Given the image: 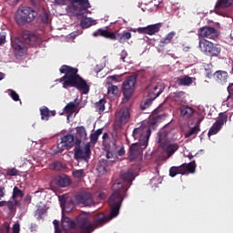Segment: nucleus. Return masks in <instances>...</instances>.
Wrapping results in <instances>:
<instances>
[{"label":"nucleus","instance_id":"obj_1","mask_svg":"<svg viewBox=\"0 0 233 233\" xmlns=\"http://www.w3.org/2000/svg\"><path fill=\"white\" fill-rule=\"evenodd\" d=\"M159 108L154 111V114L148 120V126H141L133 130V137L137 143L131 144L128 151V159L134 161L138 154L148 147L149 137L151 135L150 127H155L157 123H161L166 118V115L158 113Z\"/></svg>","mask_w":233,"mask_h":233},{"label":"nucleus","instance_id":"obj_2","mask_svg":"<svg viewBox=\"0 0 233 233\" xmlns=\"http://www.w3.org/2000/svg\"><path fill=\"white\" fill-rule=\"evenodd\" d=\"M120 177L123 181L117 180L112 186L113 193L109 196L108 205L111 208V212L107 217L109 219H113L120 213V208L124 198L127 197V191L132 186V182L135 179V176L132 170L122 173Z\"/></svg>","mask_w":233,"mask_h":233},{"label":"nucleus","instance_id":"obj_3","mask_svg":"<svg viewBox=\"0 0 233 233\" xmlns=\"http://www.w3.org/2000/svg\"><path fill=\"white\" fill-rule=\"evenodd\" d=\"M60 73L64 74V76L60 78V82L63 83V88L75 87L80 90L83 95L89 93V86L82 76H79L77 67L63 65L60 67Z\"/></svg>","mask_w":233,"mask_h":233},{"label":"nucleus","instance_id":"obj_4","mask_svg":"<svg viewBox=\"0 0 233 233\" xmlns=\"http://www.w3.org/2000/svg\"><path fill=\"white\" fill-rule=\"evenodd\" d=\"M111 220L112 218H109L104 213H98L93 217V223H91L88 215H79L77 218V229L79 233H92L96 228L104 227V225Z\"/></svg>","mask_w":233,"mask_h":233},{"label":"nucleus","instance_id":"obj_5","mask_svg":"<svg viewBox=\"0 0 233 233\" xmlns=\"http://www.w3.org/2000/svg\"><path fill=\"white\" fill-rule=\"evenodd\" d=\"M38 36L30 33H25L23 38H15L12 40L11 46L15 50L16 57H23L27 52V45L35 46L37 44Z\"/></svg>","mask_w":233,"mask_h":233},{"label":"nucleus","instance_id":"obj_6","mask_svg":"<svg viewBox=\"0 0 233 233\" xmlns=\"http://www.w3.org/2000/svg\"><path fill=\"white\" fill-rule=\"evenodd\" d=\"M36 17V12L30 6H21L15 14V21L18 25L31 24Z\"/></svg>","mask_w":233,"mask_h":233},{"label":"nucleus","instance_id":"obj_7","mask_svg":"<svg viewBox=\"0 0 233 233\" xmlns=\"http://www.w3.org/2000/svg\"><path fill=\"white\" fill-rule=\"evenodd\" d=\"M92 151L90 150V144H86L84 147H81V140L75 141L74 158L76 161H85L88 163Z\"/></svg>","mask_w":233,"mask_h":233},{"label":"nucleus","instance_id":"obj_8","mask_svg":"<svg viewBox=\"0 0 233 233\" xmlns=\"http://www.w3.org/2000/svg\"><path fill=\"white\" fill-rule=\"evenodd\" d=\"M198 47L201 52L209 57H218L221 53V46L213 44L208 40H199Z\"/></svg>","mask_w":233,"mask_h":233},{"label":"nucleus","instance_id":"obj_9","mask_svg":"<svg viewBox=\"0 0 233 233\" xmlns=\"http://www.w3.org/2000/svg\"><path fill=\"white\" fill-rule=\"evenodd\" d=\"M92 5L88 0H73L71 3V10L75 16L77 18L84 17L87 14H90L88 10Z\"/></svg>","mask_w":233,"mask_h":233},{"label":"nucleus","instance_id":"obj_10","mask_svg":"<svg viewBox=\"0 0 233 233\" xmlns=\"http://www.w3.org/2000/svg\"><path fill=\"white\" fill-rule=\"evenodd\" d=\"M136 83H137V75H131L123 82L122 93L126 101H127L134 94Z\"/></svg>","mask_w":233,"mask_h":233},{"label":"nucleus","instance_id":"obj_11","mask_svg":"<svg viewBox=\"0 0 233 233\" xmlns=\"http://www.w3.org/2000/svg\"><path fill=\"white\" fill-rule=\"evenodd\" d=\"M147 97L157 99L165 91L166 86L164 83L152 80L147 86Z\"/></svg>","mask_w":233,"mask_h":233},{"label":"nucleus","instance_id":"obj_12","mask_svg":"<svg viewBox=\"0 0 233 233\" xmlns=\"http://www.w3.org/2000/svg\"><path fill=\"white\" fill-rule=\"evenodd\" d=\"M76 138L72 134H66L58 140L56 154H61L67 147H72L76 145Z\"/></svg>","mask_w":233,"mask_h":233},{"label":"nucleus","instance_id":"obj_13","mask_svg":"<svg viewBox=\"0 0 233 233\" xmlns=\"http://www.w3.org/2000/svg\"><path fill=\"white\" fill-rule=\"evenodd\" d=\"M228 116L225 113H220L218 118L216 122L211 126L208 136L211 137L212 136L217 135L223 127L225 123H228Z\"/></svg>","mask_w":233,"mask_h":233},{"label":"nucleus","instance_id":"obj_14","mask_svg":"<svg viewBox=\"0 0 233 233\" xmlns=\"http://www.w3.org/2000/svg\"><path fill=\"white\" fill-rule=\"evenodd\" d=\"M129 119L130 108L128 106H123L115 113V122L118 123L120 126L127 125Z\"/></svg>","mask_w":233,"mask_h":233},{"label":"nucleus","instance_id":"obj_15","mask_svg":"<svg viewBox=\"0 0 233 233\" xmlns=\"http://www.w3.org/2000/svg\"><path fill=\"white\" fill-rule=\"evenodd\" d=\"M75 200L78 205H84V207H92L95 202L92 194L88 192H80L75 196Z\"/></svg>","mask_w":233,"mask_h":233},{"label":"nucleus","instance_id":"obj_16","mask_svg":"<svg viewBox=\"0 0 233 233\" xmlns=\"http://www.w3.org/2000/svg\"><path fill=\"white\" fill-rule=\"evenodd\" d=\"M112 165H113V163L108 162L107 159L102 158V159L98 160V162L96 164V167L97 176L102 177L104 175L109 174Z\"/></svg>","mask_w":233,"mask_h":233},{"label":"nucleus","instance_id":"obj_17","mask_svg":"<svg viewBox=\"0 0 233 233\" xmlns=\"http://www.w3.org/2000/svg\"><path fill=\"white\" fill-rule=\"evenodd\" d=\"M162 27L161 23L154 24L151 25H147L145 27H139L137 29V34H146L148 35H154L159 33Z\"/></svg>","mask_w":233,"mask_h":233},{"label":"nucleus","instance_id":"obj_18","mask_svg":"<svg viewBox=\"0 0 233 233\" xmlns=\"http://www.w3.org/2000/svg\"><path fill=\"white\" fill-rule=\"evenodd\" d=\"M198 35L215 40L218 36V31L211 26H203L198 30Z\"/></svg>","mask_w":233,"mask_h":233},{"label":"nucleus","instance_id":"obj_19","mask_svg":"<svg viewBox=\"0 0 233 233\" xmlns=\"http://www.w3.org/2000/svg\"><path fill=\"white\" fill-rule=\"evenodd\" d=\"M159 147L162 148V150L166 152V154H167V157L169 158L175 154V152H177L179 145L164 141L162 144L159 145Z\"/></svg>","mask_w":233,"mask_h":233},{"label":"nucleus","instance_id":"obj_20","mask_svg":"<svg viewBox=\"0 0 233 233\" xmlns=\"http://www.w3.org/2000/svg\"><path fill=\"white\" fill-rule=\"evenodd\" d=\"M93 37H98V36H102V37H106L108 38L112 41L116 40V35L115 33H112L108 30H104V29H97V31H95L92 34Z\"/></svg>","mask_w":233,"mask_h":233},{"label":"nucleus","instance_id":"obj_21","mask_svg":"<svg viewBox=\"0 0 233 233\" xmlns=\"http://www.w3.org/2000/svg\"><path fill=\"white\" fill-rule=\"evenodd\" d=\"M213 76L217 83L224 85L226 82H228V74L226 71L218 70L214 73Z\"/></svg>","mask_w":233,"mask_h":233},{"label":"nucleus","instance_id":"obj_22","mask_svg":"<svg viewBox=\"0 0 233 233\" xmlns=\"http://www.w3.org/2000/svg\"><path fill=\"white\" fill-rule=\"evenodd\" d=\"M177 35V33L174 31H171L168 33V35H166L165 37L160 39L158 47L159 48H164L166 47L168 44H171L173 42L174 37Z\"/></svg>","mask_w":233,"mask_h":233},{"label":"nucleus","instance_id":"obj_23","mask_svg":"<svg viewBox=\"0 0 233 233\" xmlns=\"http://www.w3.org/2000/svg\"><path fill=\"white\" fill-rule=\"evenodd\" d=\"M77 227V224L74 220L69 218H62V228L64 231H68L74 229Z\"/></svg>","mask_w":233,"mask_h":233},{"label":"nucleus","instance_id":"obj_24","mask_svg":"<svg viewBox=\"0 0 233 233\" xmlns=\"http://www.w3.org/2000/svg\"><path fill=\"white\" fill-rule=\"evenodd\" d=\"M56 110H49L46 106H44L40 108L41 119L48 121L50 116H56Z\"/></svg>","mask_w":233,"mask_h":233},{"label":"nucleus","instance_id":"obj_25","mask_svg":"<svg viewBox=\"0 0 233 233\" xmlns=\"http://www.w3.org/2000/svg\"><path fill=\"white\" fill-rule=\"evenodd\" d=\"M75 138L80 140V142L87 140L86 128L84 126L76 127V137Z\"/></svg>","mask_w":233,"mask_h":233},{"label":"nucleus","instance_id":"obj_26","mask_svg":"<svg viewBox=\"0 0 233 233\" xmlns=\"http://www.w3.org/2000/svg\"><path fill=\"white\" fill-rule=\"evenodd\" d=\"M195 110L194 108L188 106H182L180 107V115L184 118H190L192 115H194Z\"/></svg>","mask_w":233,"mask_h":233},{"label":"nucleus","instance_id":"obj_27","mask_svg":"<svg viewBox=\"0 0 233 233\" xmlns=\"http://www.w3.org/2000/svg\"><path fill=\"white\" fill-rule=\"evenodd\" d=\"M180 167H182V170L184 172V174L186 175L187 172H189L190 174H194L197 165L195 161L189 162L187 164H182L180 166Z\"/></svg>","mask_w":233,"mask_h":233},{"label":"nucleus","instance_id":"obj_28","mask_svg":"<svg viewBox=\"0 0 233 233\" xmlns=\"http://www.w3.org/2000/svg\"><path fill=\"white\" fill-rule=\"evenodd\" d=\"M79 102H77V98L74 100V102H69L64 107V113L66 114H74V110L78 106Z\"/></svg>","mask_w":233,"mask_h":233},{"label":"nucleus","instance_id":"obj_29","mask_svg":"<svg viewBox=\"0 0 233 233\" xmlns=\"http://www.w3.org/2000/svg\"><path fill=\"white\" fill-rule=\"evenodd\" d=\"M96 25V20H93L91 17H85L80 20V26L83 29L89 28Z\"/></svg>","mask_w":233,"mask_h":233},{"label":"nucleus","instance_id":"obj_30","mask_svg":"<svg viewBox=\"0 0 233 233\" xmlns=\"http://www.w3.org/2000/svg\"><path fill=\"white\" fill-rule=\"evenodd\" d=\"M117 41L120 44L127 43V40L132 38V34L128 31H123L122 34L116 35Z\"/></svg>","mask_w":233,"mask_h":233},{"label":"nucleus","instance_id":"obj_31","mask_svg":"<svg viewBox=\"0 0 233 233\" xmlns=\"http://www.w3.org/2000/svg\"><path fill=\"white\" fill-rule=\"evenodd\" d=\"M169 132L170 131L169 129H167V127H164L162 129H160L157 134V138H158L157 143L160 144L161 142L165 141Z\"/></svg>","mask_w":233,"mask_h":233},{"label":"nucleus","instance_id":"obj_32","mask_svg":"<svg viewBox=\"0 0 233 233\" xmlns=\"http://www.w3.org/2000/svg\"><path fill=\"white\" fill-rule=\"evenodd\" d=\"M106 99L105 98H101L100 100H98L97 102H96L95 104V107L96 109V112L98 114H103L105 109H106Z\"/></svg>","mask_w":233,"mask_h":233},{"label":"nucleus","instance_id":"obj_33","mask_svg":"<svg viewBox=\"0 0 233 233\" xmlns=\"http://www.w3.org/2000/svg\"><path fill=\"white\" fill-rule=\"evenodd\" d=\"M177 175H185V172L183 171V167H173L169 168V176L171 177H176Z\"/></svg>","mask_w":233,"mask_h":233},{"label":"nucleus","instance_id":"obj_34","mask_svg":"<svg viewBox=\"0 0 233 233\" xmlns=\"http://www.w3.org/2000/svg\"><path fill=\"white\" fill-rule=\"evenodd\" d=\"M25 197V193L18 187H13V194H12V199L15 200L16 198H23Z\"/></svg>","mask_w":233,"mask_h":233},{"label":"nucleus","instance_id":"obj_35","mask_svg":"<svg viewBox=\"0 0 233 233\" xmlns=\"http://www.w3.org/2000/svg\"><path fill=\"white\" fill-rule=\"evenodd\" d=\"M70 185V178L68 177H60L57 179V186L60 187H66Z\"/></svg>","mask_w":233,"mask_h":233},{"label":"nucleus","instance_id":"obj_36","mask_svg":"<svg viewBox=\"0 0 233 233\" xmlns=\"http://www.w3.org/2000/svg\"><path fill=\"white\" fill-rule=\"evenodd\" d=\"M177 83L179 86H190L192 84V78L190 76H184L178 78Z\"/></svg>","mask_w":233,"mask_h":233},{"label":"nucleus","instance_id":"obj_37","mask_svg":"<svg viewBox=\"0 0 233 233\" xmlns=\"http://www.w3.org/2000/svg\"><path fill=\"white\" fill-rule=\"evenodd\" d=\"M232 5H233V0H219L217 6L220 7V8H228Z\"/></svg>","mask_w":233,"mask_h":233},{"label":"nucleus","instance_id":"obj_38","mask_svg":"<svg viewBox=\"0 0 233 233\" xmlns=\"http://www.w3.org/2000/svg\"><path fill=\"white\" fill-rule=\"evenodd\" d=\"M156 98L150 97L148 96V99L145 100V102H142L140 105V108L141 110H145L149 108V106H151L152 102L155 100Z\"/></svg>","mask_w":233,"mask_h":233},{"label":"nucleus","instance_id":"obj_39","mask_svg":"<svg viewBox=\"0 0 233 233\" xmlns=\"http://www.w3.org/2000/svg\"><path fill=\"white\" fill-rule=\"evenodd\" d=\"M72 175L75 178L82 179L85 177V172L83 169L75 170L72 172Z\"/></svg>","mask_w":233,"mask_h":233},{"label":"nucleus","instance_id":"obj_40","mask_svg":"<svg viewBox=\"0 0 233 233\" xmlns=\"http://www.w3.org/2000/svg\"><path fill=\"white\" fill-rule=\"evenodd\" d=\"M106 159L108 162L115 163L117 160V157L115 153L107 151L106 152Z\"/></svg>","mask_w":233,"mask_h":233},{"label":"nucleus","instance_id":"obj_41","mask_svg":"<svg viewBox=\"0 0 233 233\" xmlns=\"http://www.w3.org/2000/svg\"><path fill=\"white\" fill-rule=\"evenodd\" d=\"M200 132L199 127H194L192 129H190L187 134L186 137H190L192 136H195Z\"/></svg>","mask_w":233,"mask_h":233},{"label":"nucleus","instance_id":"obj_42","mask_svg":"<svg viewBox=\"0 0 233 233\" xmlns=\"http://www.w3.org/2000/svg\"><path fill=\"white\" fill-rule=\"evenodd\" d=\"M107 94L116 96L118 94V87L116 86H108Z\"/></svg>","mask_w":233,"mask_h":233},{"label":"nucleus","instance_id":"obj_43","mask_svg":"<svg viewBox=\"0 0 233 233\" xmlns=\"http://www.w3.org/2000/svg\"><path fill=\"white\" fill-rule=\"evenodd\" d=\"M19 173V171L15 167H12L7 169L5 175L9 177H15Z\"/></svg>","mask_w":233,"mask_h":233},{"label":"nucleus","instance_id":"obj_44","mask_svg":"<svg viewBox=\"0 0 233 233\" xmlns=\"http://www.w3.org/2000/svg\"><path fill=\"white\" fill-rule=\"evenodd\" d=\"M9 96L15 102L20 100L19 95H17V93L15 91L12 90V89L9 90Z\"/></svg>","mask_w":233,"mask_h":233},{"label":"nucleus","instance_id":"obj_45","mask_svg":"<svg viewBox=\"0 0 233 233\" xmlns=\"http://www.w3.org/2000/svg\"><path fill=\"white\" fill-rule=\"evenodd\" d=\"M123 76L122 75H114V76H107V81L110 82V81H115V82H118L121 77Z\"/></svg>","mask_w":233,"mask_h":233},{"label":"nucleus","instance_id":"obj_46","mask_svg":"<svg viewBox=\"0 0 233 233\" xmlns=\"http://www.w3.org/2000/svg\"><path fill=\"white\" fill-rule=\"evenodd\" d=\"M2 229H4L5 233H10V224L8 222H5L2 225Z\"/></svg>","mask_w":233,"mask_h":233},{"label":"nucleus","instance_id":"obj_47","mask_svg":"<svg viewBox=\"0 0 233 233\" xmlns=\"http://www.w3.org/2000/svg\"><path fill=\"white\" fill-rule=\"evenodd\" d=\"M228 93H229L230 99L233 100V83H230L227 87Z\"/></svg>","mask_w":233,"mask_h":233},{"label":"nucleus","instance_id":"obj_48","mask_svg":"<svg viewBox=\"0 0 233 233\" xmlns=\"http://www.w3.org/2000/svg\"><path fill=\"white\" fill-rule=\"evenodd\" d=\"M42 23L48 24L49 16L48 14L45 13L40 16Z\"/></svg>","mask_w":233,"mask_h":233},{"label":"nucleus","instance_id":"obj_49","mask_svg":"<svg viewBox=\"0 0 233 233\" xmlns=\"http://www.w3.org/2000/svg\"><path fill=\"white\" fill-rule=\"evenodd\" d=\"M184 95H185V91H177L174 93V98L179 99V98L183 97Z\"/></svg>","mask_w":233,"mask_h":233},{"label":"nucleus","instance_id":"obj_50","mask_svg":"<svg viewBox=\"0 0 233 233\" xmlns=\"http://www.w3.org/2000/svg\"><path fill=\"white\" fill-rule=\"evenodd\" d=\"M205 76H207V77H208V79H211L212 76H214V74H213V72H212L211 69H209V68H205Z\"/></svg>","mask_w":233,"mask_h":233},{"label":"nucleus","instance_id":"obj_51","mask_svg":"<svg viewBox=\"0 0 233 233\" xmlns=\"http://www.w3.org/2000/svg\"><path fill=\"white\" fill-rule=\"evenodd\" d=\"M12 233H20V224L19 223L13 225Z\"/></svg>","mask_w":233,"mask_h":233},{"label":"nucleus","instance_id":"obj_52","mask_svg":"<svg viewBox=\"0 0 233 233\" xmlns=\"http://www.w3.org/2000/svg\"><path fill=\"white\" fill-rule=\"evenodd\" d=\"M7 208H9L10 211H14L15 209V206L14 204V201H7L6 205Z\"/></svg>","mask_w":233,"mask_h":233},{"label":"nucleus","instance_id":"obj_53","mask_svg":"<svg viewBox=\"0 0 233 233\" xmlns=\"http://www.w3.org/2000/svg\"><path fill=\"white\" fill-rule=\"evenodd\" d=\"M98 136L97 135H94V134H91L90 135V141L92 144H96L97 141H98Z\"/></svg>","mask_w":233,"mask_h":233},{"label":"nucleus","instance_id":"obj_54","mask_svg":"<svg viewBox=\"0 0 233 233\" xmlns=\"http://www.w3.org/2000/svg\"><path fill=\"white\" fill-rule=\"evenodd\" d=\"M5 197V188L4 186L0 187V200Z\"/></svg>","mask_w":233,"mask_h":233},{"label":"nucleus","instance_id":"obj_55","mask_svg":"<svg viewBox=\"0 0 233 233\" xmlns=\"http://www.w3.org/2000/svg\"><path fill=\"white\" fill-rule=\"evenodd\" d=\"M127 56V51L123 50L122 53L120 54V60L125 62V58Z\"/></svg>","mask_w":233,"mask_h":233},{"label":"nucleus","instance_id":"obj_56","mask_svg":"<svg viewBox=\"0 0 233 233\" xmlns=\"http://www.w3.org/2000/svg\"><path fill=\"white\" fill-rule=\"evenodd\" d=\"M117 156H119V157L125 156V148H124V147H120L117 150Z\"/></svg>","mask_w":233,"mask_h":233},{"label":"nucleus","instance_id":"obj_57","mask_svg":"<svg viewBox=\"0 0 233 233\" xmlns=\"http://www.w3.org/2000/svg\"><path fill=\"white\" fill-rule=\"evenodd\" d=\"M55 4L58 5H65L66 4V0H55Z\"/></svg>","mask_w":233,"mask_h":233},{"label":"nucleus","instance_id":"obj_58","mask_svg":"<svg viewBox=\"0 0 233 233\" xmlns=\"http://www.w3.org/2000/svg\"><path fill=\"white\" fill-rule=\"evenodd\" d=\"M6 2L11 5H15L19 3V0H6Z\"/></svg>","mask_w":233,"mask_h":233},{"label":"nucleus","instance_id":"obj_59","mask_svg":"<svg viewBox=\"0 0 233 233\" xmlns=\"http://www.w3.org/2000/svg\"><path fill=\"white\" fill-rule=\"evenodd\" d=\"M5 43V35H0V45H4Z\"/></svg>","mask_w":233,"mask_h":233},{"label":"nucleus","instance_id":"obj_60","mask_svg":"<svg viewBox=\"0 0 233 233\" xmlns=\"http://www.w3.org/2000/svg\"><path fill=\"white\" fill-rule=\"evenodd\" d=\"M103 134V129H96V131L95 133H93V135L99 137L100 135Z\"/></svg>","mask_w":233,"mask_h":233},{"label":"nucleus","instance_id":"obj_61","mask_svg":"<svg viewBox=\"0 0 233 233\" xmlns=\"http://www.w3.org/2000/svg\"><path fill=\"white\" fill-rule=\"evenodd\" d=\"M7 202H8V201H5V200H2V201H0V208H4V207H5V206H6V204H7Z\"/></svg>","mask_w":233,"mask_h":233},{"label":"nucleus","instance_id":"obj_62","mask_svg":"<svg viewBox=\"0 0 233 233\" xmlns=\"http://www.w3.org/2000/svg\"><path fill=\"white\" fill-rule=\"evenodd\" d=\"M25 202L31 203V196L27 195L26 198H25Z\"/></svg>","mask_w":233,"mask_h":233},{"label":"nucleus","instance_id":"obj_63","mask_svg":"<svg viewBox=\"0 0 233 233\" xmlns=\"http://www.w3.org/2000/svg\"><path fill=\"white\" fill-rule=\"evenodd\" d=\"M55 232L56 233H61V228L59 227H57L56 225V228H55Z\"/></svg>","mask_w":233,"mask_h":233},{"label":"nucleus","instance_id":"obj_64","mask_svg":"<svg viewBox=\"0 0 233 233\" xmlns=\"http://www.w3.org/2000/svg\"><path fill=\"white\" fill-rule=\"evenodd\" d=\"M15 202H13V204H15V207H19L20 206V201L19 200H16V199H14Z\"/></svg>","mask_w":233,"mask_h":233}]
</instances>
